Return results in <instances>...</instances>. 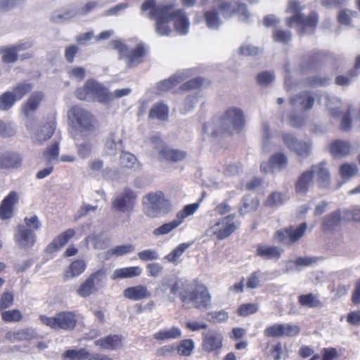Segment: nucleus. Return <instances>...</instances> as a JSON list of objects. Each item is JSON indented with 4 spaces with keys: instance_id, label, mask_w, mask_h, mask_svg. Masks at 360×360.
I'll return each instance as SVG.
<instances>
[{
    "instance_id": "37998d69",
    "label": "nucleus",
    "mask_w": 360,
    "mask_h": 360,
    "mask_svg": "<svg viewBox=\"0 0 360 360\" xmlns=\"http://www.w3.org/2000/svg\"><path fill=\"white\" fill-rule=\"evenodd\" d=\"M169 109L163 103H155L150 110L149 117L157 118L160 120H166L168 117Z\"/></svg>"
},
{
    "instance_id": "052dcab7",
    "label": "nucleus",
    "mask_w": 360,
    "mask_h": 360,
    "mask_svg": "<svg viewBox=\"0 0 360 360\" xmlns=\"http://www.w3.org/2000/svg\"><path fill=\"white\" fill-rule=\"evenodd\" d=\"M358 172L357 165L354 163H345L340 166V172L345 179L353 177Z\"/></svg>"
},
{
    "instance_id": "c9c22d12",
    "label": "nucleus",
    "mask_w": 360,
    "mask_h": 360,
    "mask_svg": "<svg viewBox=\"0 0 360 360\" xmlns=\"http://www.w3.org/2000/svg\"><path fill=\"white\" fill-rule=\"evenodd\" d=\"M21 158L19 155L6 152L0 154V168H13L20 165Z\"/></svg>"
},
{
    "instance_id": "423d86ee",
    "label": "nucleus",
    "mask_w": 360,
    "mask_h": 360,
    "mask_svg": "<svg viewBox=\"0 0 360 360\" xmlns=\"http://www.w3.org/2000/svg\"><path fill=\"white\" fill-rule=\"evenodd\" d=\"M25 225L19 224L15 233L16 243L22 248H30L36 241L34 231L41 226V223L36 215L24 219Z\"/></svg>"
},
{
    "instance_id": "2eb2a0df",
    "label": "nucleus",
    "mask_w": 360,
    "mask_h": 360,
    "mask_svg": "<svg viewBox=\"0 0 360 360\" xmlns=\"http://www.w3.org/2000/svg\"><path fill=\"white\" fill-rule=\"evenodd\" d=\"M300 333L298 326L288 323H275L266 327L264 331L267 338L294 337Z\"/></svg>"
},
{
    "instance_id": "aec40b11",
    "label": "nucleus",
    "mask_w": 360,
    "mask_h": 360,
    "mask_svg": "<svg viewBox=\"0 0 360 360\" xmlns=\"http://www.w3.org/2000/svg\"><path fill=\"white\" fill-rule=\"evenodd\" d=\"M314 98L308 91H302L290 99L291 106L297 110H309L314 106Z\"/></svg>"
},
{
    "instance_id": "7ed1b4c3",
    "label": "nucleus",
    "mask_w": 360,
    "mask_h": 360,
    "mask_svg": "<svg viewBox=\"0 0 360 360\" xmlns=\"http://www.w3.org/2000/svg\"><path fill=\"white\" fill-rule=\"evenodd\" d=\"M72 115L75 124V131L72 133L75 140L79 141L82 138L91 136L96 129L98 123L96 118L87 110L78 107H72L68 112Z\"/></svg>"
},
{
    "instance_id": "72a5a7b5",
    "label": "nucleus",
    "mask_w": 360,
    "mask_h": 360,
    "mask_svg": "<svg viewBox=\"0 0 360 360\" xmlns=\"http://www.w3.org/2000/svg\"><path fill=\"white\" fill-rule=\"evenodd\" d=\"M321 58L319 53L310 52L306 54L300 63V70L302 73L308 72L315 68Z\"/></svg>"
},
{
    "instance_id": "6e6552de",
    "label": "nucleus",
    "mask_w": 360,
    "mask_h": 360,
    "mask_svg": "<svg viewBox=\"0 0 360 360\" xmlns=\"http://www.w3.org/2000/svg\"><path fill=\"white\" fill-rule=\"evenodd\" d=\"M142 202L146 206L147 214L152 217H157L161 212H169L172 207L169 200L165 197L162 191L148 193Z\"/></svg>"
},
{
    "instance_id": "a878e982",
    "label": "nucleus",
    "mask_w": 360,
    "mask_h": 360,
    "mask_svg": "<svg viewBox=\"0 0 360 360\" xmlns=\"http://www.w3.org/2000/svg\"><path fill=\"white\" fill-rule=\"evenodd\" d=\"M95 345L102 349L116 350L122 346V337L119 335H109L96 340Z\"/></svg>"
},
{
    "instance_id": "4d7b16f0",
    "label": "nucleus",
    "mask_w": 360,
    "mask_h": 360,
    "mask_svg": "<svg viewBox=\"0 0 360 360\" xmlns=\"http://www.w3.org/2000/svg\"><path fill=\"white\" fill-rule=\"evenodd\" d=\"M258 311V306L255 303H245L240 304L237 309V314L245 317L256 313Z\"/></svg>"
},
{
    "instance_id": "b1692460",
    "label": "nucleus",
    "mask_w": 360,
    "mask_h": 360,
    "mask_svg": "<svg viewBox=\"0 0 360 360\" xmlns=\"http://www.w3.org/2000/svg\"><path fill=\"white\" fill-rule=\"evenodd\" d=\"M18 201V195L15 191H11L1 202L0 205V218L9 219L13 215L14 205Z\"/></svg>"
},
{
    "instance_id": "0e129e2a",
    "label": "nucleus",
    "mask_w": 360,
    "mask_h": 360,
    "mask_svg": "<svg viewBox=\"0 0 360 360\" xmlns=\"http://www.w3.org/2000/svg\"><path fill=\"white\" fill-rule=\"evenodd\" d=\"M14 302V295L11 292H4L0 297V311L2 312L10 308Z\"/></svg>"
},
{
    "instance_id": "9b49d317",
    "label": "nucleus",
    "mask_w": 360,
    "mask_h": 360,
    "mask_svg": "<svg viewBox=\"0 0 360 360\" xmlns=\"http://www.w3.org/2000/svg\"><path fill=\"white\" fill-rule=\"evenodd\" d=\"M217 6L222 16L226 18H229L238 13L240 20L247 21L250 16L247 6L239 1H223L219 3Z\"/></svg>"
},
{
    "instance_id": "dca6fc26",
    "label": "nucleus",
    "mask_w": 360,
    "mask_h": 360,
    "mask_svg": "<svg viewBox=\"0 0 360 360\" xmlns=\"http://www.w3.org/2000/svg\"><path fill=\"white\" fill-rule=\"evenodd\" d=\"M235 215L229 214L222 217L213 226L215 230L213 234L218 240L228 238L237 229V225L234 221Z\"/></svg>"
},
{
    "instance_id": "c756f323",
    "label": "nucleus",
    "mask_w": 360,
    "mask_h": 360,
    "mask_svg": "<svg viewBox=\"0 0 360 360\" xmlns=\"http://www.w3.org/2000/svg\"><path fill=\"white\" fill-rule=\"evenodd\" d=\"M330 152L335 158L349 155L352 152V146L349 142L336 140L330 143Z\"/></svg>"
},
{
    "instance_id": "a19ab883",
    "label": "nucleus",
    "mask_w": 360,
    "mask_h": 360,
    "mask_svg": "<svg viewBox=\"0 0 360 360\" xmlns=\"http://www.w3.org/2000/svg\"><path fill=\"white\" fill-rule=\"evenodd\" d=\"M160 155L166 160L171 162H177L184 160L187 155L186 152L165 148L160 152Z\"/></svg>"
},
{
    "instance_id": "58836bf2",
    "label": "nucleus",
    "mask_w": 360,
    "mask_h": 360,
    "mask_svg": "<svg viewBox=\"0 0 360 360\" xmlns=\"http://www.w3.org/2000/svg\"><path fill=\"white\" fill-rule=\"evenodd\" d=\"M181 336V330L173 326L170 328L160 330L154 333L153 338L158 341H165L172 339H177Z\"/></svg>"
},
{
    "instance_id": "4c0bfd02",
    "label": "nucleus",
    "mask_w": 360,
    "mask_h": 360,
    "mask_svg": "<svg viewBox=\"0 0 360 360\" xmlns=\"http://www.w3.org/2000/svg\"><path fill=\"white\" fill-rule=\"evenodd\" d=\"M259 205V201L257 197L246 195L243 199V204L239 208L240 215L255 212Z\"/></svg>"
},
{
    "instance_id": "c03bdc74",
    "label": "nucleus",
    "mask_w": 360,
    "mask_h": 360,
    "mask_svg": "<svg viewBox=\"0 0 360 360\" xmlns=\"http://www.w3.org/2000/svg\"><path fill=\"white\" fill-rule=\"evenodd\" d=\"M120 164L124 167L134 168V169L139 168V163L137 158L132 153L122 151L120 156Z\"/></svg>"
},
{
    "instance_id": "5701e85b",
    "label": "nucleus",
    "mask_w": 360,
    "mask_h": 360,
    "mask_svg": "<svg viewBox=\"0 0 360 360\" xmlns=\"http://www.w3.org/2000/svg\"><path fill=\"white\" fill-rule=\"evenodd\" d=\"M123 295L127 299L137 301L149 298L151 293L146 285H138L127 288L123 291Z\"/></svg>"
},
{
    "instance_id": "bf43d9fd",
    "label": "nucleus",
    "mask_w": 360,
    "mask_h": 360,
    "mask_svg": "<svg viewBox=\"0 0 360 360\" xmlns=\"http://www.w3.org/2000/svg\"><path fill=\"white\" fill-rule=\"evenodd\" d=\"M307 82L311 87L324 86L330 83L331 78L325 75H317L309 77Z\"/></svg>"
},
{
    "instance_id": "49530a36",
    "label": "nucleus",
    "mask_w": 360,
    "mask_h": 360,
    "mask_svg": "<svg viewBox=\"0 0 360 360\" xmlns=\"http://www.w3.org/2000/svg\"><path fill=\"white\" fill-rule=\"evenodd\" d=\"M1 319L6 323L20 322L23 319L22 312L18 309L5 310L1 314Z\"/></svg>"
},
{
    "instance_id": "680f3d73",
    "label": "nucleus",
    "mask_w": 360,
    "mask_h": 360,
    "mask_svg": "<svg viewBox=\"0 0 360 360\" xmlns=\"http://www.w3.org/2000/svg\"><path fill=\"white\" fill-rule=\"evenodd\" d=\"M198 208V203H193L186 205L181 211L176 214V219L181 220V224L184 221V219L190 215L193 214Z\"/></svg>"
},
{
    "instance_id": "20e7f679",
    "label": "nucleus",
    "mask_w": 360,
    "mask_h": 360,
    "mask_svg": "<svg viewBox=\"0 0 360 360\" xmlns=\"http://www.w3.org/2000/svg\"><path fill=\"white\" fill-rule=\"evenodd\" d=\"M245 123L243 111L237 108H231L224 113V115L215 124L211 134L213 136H218L221 134H231L233 131H239Z\"/></svg>"
},
{
    "instance_id": "f257e3e1",
    "label": "nucleus",
    "mask_w": 360,
    "mask_h": 360,
    "mask_svg": "<svg viewBox=\"0 0 360 360\" xmlns=\"http://www.w3.org/2000/svg\"><path fill=\"white\" fill-rule=\"evenodd\" d=\"M170 291L172 294H179L183 306L192 304L198 309H207L211 306L212 295L207 287L198 279L176 281Z\"/></svg>"
},
{
    "instance_id": "6e6d98bb",
    "label": "nucleus",
    "mask_w": 360,
    "mask_h": 360,
    "mask_svg": "<svg viewBox=\"0 0 360 360\" xmlns=\"http://www.w3.org/2000/svg\"><path fill=\"white\" fill-rule=\"evenodd\" d=\"M17 100L15 98L11 91H6L0 96V110H8L15 103Z\"/></svg>"
},
{
    "instance_id": "0eeeda50",
    "label": "nucleus",
    "mask_w": 360,
    "mask_h": 360,
    "mask_svg": "<svg viewBox=\"0 0 360 360\" xmlns=\"http://www.w3.org/2000/svg\"><path fill=\"white\" fill-rule=\"evenodd\" d=\"M172 9V5H158L148 14L150 19H155V32L160 36H169L172 32V27L169 25Z\"/></svg>"
},
{
    "instance_id": "5fc2aeb1",
    "label": "nucleus",
    "mask_w": 360,
    "mask_h": 360,
    "mask_svg": "<svg viewBox=\"0 0 360 360\" xmlns=\"http://www.w3.org/2000/svg\"><path fill=\"white\" fill-rule=\"evenodd\" d=\"M275 79V75L271 71H262L256 77L257 82L262 86H268Z\"/></svg>"
},
{
    "instance_id": "8fccbe9b",
    "label": "nucleus",
    "mask_w": 360,
    "mask_h": 360,
    "mask_svg": "<svg viewBox=\"0 0 360 360\" xmlns=\"http://www.w3.org/2000/svg\"><path fill=\"white\" fill-rule=\"evenodd\" d=\"M189 246V243H183L179 244L176 248L165 257V259L172 263H176Z\"/></svg>"
},
{
    "instance_id": "774afa93",
    "label": "nucleus",
    "mask_w": 360,
    "mask_h": 360,
    "mask_svg": "<svg viewBox=\"0 0 360 360\" xmlns=\"http://www.w3.org/2000/svg\"><path fill=\"white\" fill-rule=\"evenodd\" d=\"M262 49L259 47L251 44H245L240 47L239 53L243 56H255L262 52Z\"/></svg>"
},
{
    "instance_id": "a211bd4d",
    "label": "nucleus",
    "mask_w": 360,
    "mask_h": 360,
    "mask_svg": "<svg viewBox=\"0 0 360 360\" xmlns=\"http://www.w3.org/2000/svg\"><path fill=\"white\" fill-rule=\"evenodd\" d=\"M223 337L216 330L202 333V348L207 352L220 349L222 347Z\"/></svg>"
},
{
    "instance_id": "f8f14e48",
    "label": "nucleus",
    "mask_w": 360,
    "mask_h": 360,
    "mask_svg": "<svg viewBox=\"0 0 360 360\" xmlns=\"http://www.w3.org/2000/svg\"><path fill=\"white\" fill-rule=\"evenodd\" d=\"M106 274L105 269H98L91 274L86 280L81 283L77 289V293L82 297L90 296L96 291V285H100Z\"/></svg>"
},
{
    "instance_id": "2f4dec72",
    "label": "nucleus",
    "mask_w": 360,
    "mask_h": 360,
    "mask_svg": "<svg viewBox=\"0 0 360 360\" xmlns=\"http://www.w3.org/2000/svg\"><path fill=\"white\" fill-rule=\"evenodd\" d=\"M34 337L33 330L30 328H24L15 331H8L5 338L11 342L30 340Z\"/></svg>"
},
{
    "instance_id": "bb28decb",
    "label": "nucleus",
    "mask_w": 360,
    "mask_h": 360,
    "mask_svg": "<svg viewBox=\"0 0 360 360\" xmlns=\"http://www.w3.org/2000/svg\"><path fill=\"white\" fill-rule=\"evenodd\" d=\"M79 13L77 6H68L63 10L56 11L51 15V20L55 23H62L69 20Z\"/></svg>"
},
{
    "instance_id": "f3484780",
    "label": "nucleus",
    "mask_w": 360,
    "mask_h": 360,
    "mask_svg": "<svg viewBox=\"0 0 360 360\" xmlns=\"http://www.w3.org/2000/svg\"><path fill=\"white\" fill-rule=\"evenodd\" d=\"M63 357L68 360H113L108 355L91 353L86 348L68 349L63 354Z\"/></svg>"
},
{
    "instance_id": "e2e57ef3",
    "label": "nucleus",
    "mask_w": 360,
    "mask_h": 360,
    "mask_svg": "<svg viewBox=\"0 0 360 360\" xmlns=\"http://www.w3.org/2000/svg\"><path fill=\"white\" fill-rule=\"evenodd\" d=\"M311 150V144L303 141H298L292 151L295 152L298 156L307 157Z\"/></svg>"
},
{
    "instance_id": "f704fd0d",
    "label": "nucleus",
    "mask_w": 360,
    "mask_h": 360,
    "mask_svg": "<svg viewBox=\"0 0 360 360\" xmlns=\"http://www.w3.org/2000/svg\"><path fill=\"white\" fill-rule=\"evenodd\" d=\"M142 272L141 269L136 266H129L117 269L114 271L111 278L112 280L123 279L139 276Z\"/></svg>"
},
{
    "instance_id": "3c124183",
    "label": "nucleus",
    "mask_w": 360,
    "mask_h": 360,
    "mask_svg": "<svg viewBox=\"0 0 360 360\" xmlns=\"http://www.w3.org/2000/svg\"><path fill=\"white\" fill-rule=\"evenodd\" d=\"M359 72L356 70H352L347 75H338L335 79V84L338 86H349L354 78H356Z\"/></svg>"
},
{
    "instance_id": "13d9d810",
    "label": "nucleus",
    "mask_w": 360,
    "mask_h": 360,
    "mask_svg": "<svg viewBox=\"0 0 360 360\" xmlns=\"http://www.w3.org/2000/svg\"><path fill=\"white\" fill-rule=\"evenodd\" d=\"M326 105L327 108L330 111L333 116L336 117L338 115V110L340 108L341 101L335 96H326Z\"/></svg>"
},
{
    "instance_id": "1a4fd4ad",
    "label": "nucleus",
    "mask_w": 360,
    "mask_h": 360,
    "mask_svg": "<svg viewBox=\"0 0 360 360\" xmlns=\"http://www.w3.org/2000/svg\"><path fill=\"white\" fill-rule=\"evenodd\" d=\"M109 45L119 52L120 58H127L128 68L136 66L141 62V58L145 51L143 46L139 45L133 51H129L127 46L120 40H112Z\"/></svg>"
},
{
    "instance_id": "e433bc0d",
    "label": "nucleus",
    "mask_w": 360,
    "mask_h": 360,
    "mask_svg": "<svg viewBox=\"0 0 360 360\" xmlns=\"http://www.w3.org/2000/svg\"><path fill=\"white\" fill-rule=\"evenodd\" d=\"M86 264L83 259H75L68 266L64 274L65 279L72 278L82 274L86 269Z\"/></svg>"
},
{
    "instance_id": "338daca9",
    "label": "nucleus",
    "mask_w": 360,
    "mask_h": 360,
    "mask_svg": "<svg viewBox=\"0 0 360 360\" xmlns=\"http://www.w3.org/2000/svg\"><path fill=\"white\" fill-rule=\"evenodd\" d=\"M357 15L356 11H353L349 9H343L340 11L338 15V21L343 25H349L352 18H355Z\"/></svg>"
},
{
    "instance_id": "f03ea898",
    "label": "nucleus",
    "mask_w": 360,
    "mask_h": 360,
    "mask_svg": "<svg viewBox=\"0 0 360 360\" xmlns=\"http://www.w3.org/2000/svg\"><path fill=\"white\" fill-rule=\"evenodd\" d=\"M304 6L295 0H291L288 3L287 11L292 13L291 17L285 20L286 25L289 27L297 26L299 35L312 34L318 23V15L316 12H311L309 15H304L301 11Z\"/></svg>"
},
{
    "instance_id": "9d476101",
    "label": "nucleus",
    "mask_w": 360,
    "mask_h": 360,
    "mask_svg": "<svg viewBox=\"0 0 360 360\" xmlns=\"http://www.w3.org/2000/svg\"><path fill=\"white\" fill-rule=\"evenodd\" d=\"M307 229L306 222L301 223L297 227L289 226L278 230L275 238L281 243L292 245L297 242L305 233Z\"/></svg>"
},
{
    "instance_id": "c85d7f7f",
    "label": "nucleus",
    "mask_w": 360,
    "mask_h": 360,
    "mask_svg": "<svg viewBox=\"0 0 360 360\" xmlns=\"http://www.w3.org/2000/svg\"><path fill=\"white\" fill-rule=\"evenodd\" d=\"M56 127L54 118L42 123L35 132V139L39 142L44 141L50 139Z\"/></svg>"
},
{
    "instance_id": "6ab92c4d",
    "label": "nucleus",
    "mask_w": 360,
    "mask_h": 360,
    "mask_svg": "<svg viewBox=\"0 0 360 360\" xmlns=\"http://www.w3.org/2000/svg\"><path fill=\"white\" fill-rule=\"evenodd\" d=\"M330 173L325 167L324 162L313 165L309 170L305 171L302 174L298 180H328Z\"/></svg>"
},
{
    "instance_id": "4468645a",
    "label": "nucleus",
    "mask_w": 360,
    "mask_h": 360,
    "mask_svg": "<svg viewBox=\"0 0 360 360\" xmlns=\"http://www.w3.org/2000/svg\"><path fill=\"white\" fill-rule=\"evenodd\" d=\"M136 201V193L131 189L127 188L117 195L112 205L115 210L120 212H131L135 206Z\"/></svg>"
},
{
    "instance_id": "79ce46f5",
    "label": "nucleus",
    "mask_w": 360,
    "mask_h": 360,
    "mask_svg": "<svg viewBox=\"0 0 360 360\" xmlns=\"http://www.w3.org/2000/svg\"><path fill=\"white\" fill-rule=\"evenodd\" d=\"M85 89L90 96H95L98 98L104 97L108 94L107 90L94 80L87 81L85 83Z\"/></svg>"
},
{
    "instance_id": "603ef678",
    "label": "nucleus",
    "mask_w": 360,
    "mask_h": 360,
    "mask_svg": "<svg viewBox=\"0 0 360 360\" xmlns=\"http://www.w3.org/2000/svg\"><path fill=\"white\" fill-rule=\"evenodd\" d=\"M194 349V342L191 339H186L181 340L176 350L179 354L182 356H189Z\"/></svg>"
},
{
    "instance_id": "ea45409f",
    "label": "nucleus",
    "mask_w": 360,
    "mask_h": 360,
    "mask_svg": "<svg viewBox=\"0 0 360 360\" xmlns=\"http://www.w3.org/2000/svg\"><path fill=\"white\" fill-rule=\"evenodd\" d=\"M341 213L340 210H336L330 214L326 216L321 225L322 230L328 231L333 230L341 222Z\"/></svg>"
},
{
    "instance_id": "cd10ccee",
    "label": "nucleus",
    "mask_w": 360,
    "mask_h": 360,
    "mask_svg": "<svg viewBox=\"0 0 360 360\" xmlns=\"http://www.w3.org/2000/svg\"><path fill=\"white\" fill-rule=\"evenodd\" d=\"M282 250L276 246H269L263 244H259L257 246L256 256H259L264 259H280Z\"/></svg>"
},
{
    "instance_id": "09e8293b",
    "label": "nucleus",
    "mask_w": 360,
    "mask_h": 360,
    "mask_svg": "<svg viewBox=\"0 0 360 360\" xmlns=\"http://www.w3.org/2000/svg\"><path fill=\"white\" fill-rule=\"evenodd\" d=\"M181 224V220H178L177 219L169 222L165 223L158 228H156L153 231V234L155 236H161V235H165L171 231H172L174 229H175L176 227H178Z\"/></svg>"
},
{
    "instance_id": "39448f33",
    "label": "nucleus",
    "mask_w": 360,
    "mask_h": 360,
    "mask_svg": "<svg viewBox=\"0 0 360 360\" xmlns=\"http://www.w3.org/2000/svg\"><path fill=\"white\" fill-rule=\"evenodd\" d=\"M39 319L42 324L56 330H73L78 322L77 314L73 311H60L51 317L40 315Z\"/></svg>"
},
{
    "instance_id": "7c9ffc66",
    "label": "nucleus",
    "mask_w": 360,
    "mask_h": 360,
    "mask_svg": "<svg viewBox=\"0 0 360 360\" xmlns=\"http://www.w3.org/2000/svg\"><path fill=\"white\" fill-rule=\"evenodd\" d=\"M123 149L124 146L122 138L115 132L111 133L105 144L106 155L115 156L117 151H122Z\"/></svg>"
},
{
    "instance_id": "412c9836",
    "label": "nucleus",
    "mask_w": 360,
    "mask_h": 360,
    "mask_svg": "<svg viewBox=\"0 0 360 360\" xmlns=\"http://www.w3.org/2000/svg\"><path fill=\"white\" fill-rule=\"evenodd\" d=\"M192 72L193 70L191 69L179 71L168 79H165L158 82L157 84V88L159 91H168L176 86L177 84L180 83L191 76L192 75Z\"/></svg>"
},
{
    "instance_id": "de8ad7c7",
    "label": "nucleus",
    "mask_w": 360,
    "mask_h": 360,
    "mask_svg": "<svg viewBox=\"0 0 360 360\" xmlns=\"http://www.w3.org/2000/svg\"><path fill=\"white\" fill-rule=\"evenodd\" d=\"M33 89V85L28 82H22L18 84L11 91L15 98L18 101L20 100L25 95L30 92Z\"/></svg>"
},
{
    "instance_id": "69168bd1",
    "label": "nucleus",
    "mask_w": 360,
    "mask_h": 360,
    "mask_svg": "<svg viewBox=\"0 0 360 360\" xmlns=\"http://www.w3.org/2000/svg\"><path fill=\"white\" fill-rule=\"evenodd\" d=\"M270 164L274 169H282L287 165L288 158L283 153H276L270 158Z\"/></svg>"
},
{
    "instance_id": "ddd939ff",
    "label": "nucleus",
    "mask_w": 360,
    "mask_h": 360,
    "mask_svg": "<svg viewBox=\"0 0 360 360\" xmlns=\"http://www.w3.org/2000/svg\"><path fill=\"white\" fill-rule=\"evenodd\" d=\"M44 97V94L43 92L34 91L29 96L22 106V112L27 117L26 127L29 130H33L34 120L32 116L37 110Z\"/></svg>"
},
{
    "instance_id": "473e14b6",
    "label": "nucleus",
    "mask_w": 360,
    "mask_h": 360,
    "mask_svg": "<svg viewBox=\"0 0 360 360\" xmlns=\"http://www.w3.org/2000/svg\"><path fill=\"white\" fill-rule=\"evenodd\" d=\"M297 302L300 306L307 308H321L323 306V303L319 296L313 293L299 295Z\"/></svg>"
},
{
    "instance_id": "4be33fe9",
    "label": "nucleus",
    "mask_w": 360,
    "mask_h": 360,
    "mask_svg": "<svg viewBox=\"0 0 360 360\" xmlns=\"http://www.w3.org/2000/svg\"><path fill=\"white\" fill-rule=\"evenodd\" d=\"M172 21H174V25L176 30L180 34H186L188 32L190 22L186 15V13L182 9H177L174 11H170Z\"/></svg>"
},
{
    "instance_id": "393cba45",
    "label": "nucleus",
    "mask_w": 360,
    "mask_h": 360,
    "mask_svg": "<svg viewBox=\"0 0 360 360\" xmlns=\"http://www.w3.org/2000/svg\"><path fill=\"white\" fill-rule=\"evenodd\" d=\"M75 235V231L72 229H69L63 231L57 237L54 238L52 242L48 245V251L52 252L60 250Z\"/></svg>"
},
{
    "instance_id": "864d4df0",
    "label": "nucleus",
    "mask_w": 360,
    "mask_h": 360,
    "mask_svg": "<svg viewBox=\"0 0 360 360\" xmlns=\"http://www.w3.org/2000/svg\"><path fill=\"white\" fill-rule=\"evenodd\" d=\"M272 37L276 42L288 44L292 38V33L289 30L275 29L272 33Z\"/></svg>"
},
{
    "instance_id": "a18cd8bd",
    "label": "nucleus",
    "mask_w": 360,
    "mask_h": 360,
    "mask_svg": "<svg viewBox=\"0 0 360 360\" xmlns=\"http://www.w3.org/2000/svg\"><path fill=\"white\" fill-rule=\"evenodd\" d=\"M204 18L207 26L210 29H218L222 24V21L219 18V13L215 10L205 11Z\"/></svg>"
}]
</instances>
